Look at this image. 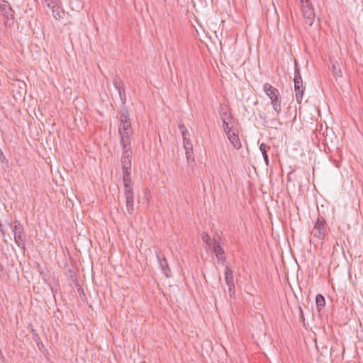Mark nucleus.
Here are the masks:
<instances>
[{
  "mask_svg": "<svg viewBox=\"0 0 363 363\" xmlns=\"http://www.w3.org/2000/svg\"><path fill=\"white\" fill-rule=\"evenodd\" d=\"M47 6L52 10L53 16L55 19L61 18L59 0H44Z\"/></svg>",
  "mask_w": 363,
  "mask_h": 363,
  "instance_id": "11",
  "label": "nucleus"
},
{
  "mask_svg": "<svg viewBox=\"0 0 363 363\" xmlns=\"http://www.w3.org/2000/svg\"><path fill=\"white\" fill-rule=\"evenodd\" d=\"M293 172H289L288 174H287V182H291V175L292 174Z\"/></svg>",
  "mask_w": 363,
  "mask_h": 363,
  "instance_id": "32",
  "label": "nucleus"
},
{
  "mask_svg": "<svg viewBox=\"0 0 363 363\" xmlns=\"http://www.w3.org/2000/svg\"><path fill=\"white\" fill-rule=\"evenodd\" d=\"M328 232V226L325 218L318 216L314 223L313 229L311 230V235L320 240H324Z\"/></svg>",
  "mask_w": 363,
  "mask_h": 363,
  "instance_id": "3",
  "label": "nucleus"
},
{
  "mask_svg": "<svg viewBox=\"0 0 363 363\" xmlns=\"http://www.w3.org/2000/svg\"><path fill=\"white\" fill-rule=\"evenodd\" d=\"M300 4L305 22L311 26L314 22L315 14L311 0H300Z\"/></svg>",
  "mask_w": 363,
  "mask_h": 363,
  "instance_id": "5",
  "label": "nucleus"
},
{
  "mask_svg": "<svg viewBox=\"0 0 363 363\" xmlns=\"http://www.w3.org/2000/svg\"><path fill=\"white\" fill-rule=\"evenodd\" d=\"M298 311H299L300 317H301L302 321L304 323L305 318H304L303 311L301 307H299Z\"/></svg>",
  "mask_w": 363,
  "mask_h": 363,
  "instance_id": "31",
  "label": "nucleus"
},
{
  "mask_svg": "<svg viewBox=\"0 0 363 363\" xmlns=\"http://www.w3.org/2000/svg\"><path fill=\"white\" fill-rule=\"evenodd\" d=\"M201 238L203 242L209 246L211 245L210 236L207 233H203L201 235Z\"/></svg>",
  "mask_w": 363,
  "mask_h": 363,
  "instance_id": "26",
  "label": "nucleus"
},
{
  "mask_svg": "<svg viewBox=\"0 0 363 363\" xmlns=\"http://www.w3.org/2000/svg\"><path fill=\"white\" fill-rule=\"evenodd\" d=\"M78 291H82V292H80V294H84V291H83V289L82 288L79 289Z\"/></svg>",
  "mask_w": 363,
  "mask_h": 363,
  "instance_id": "35",
  "label": "nucleus"
},
{
  "mask_svg": "<svg viewBox=\"0 0 363 363\" xmlns=\"http://www.w3.org/2000/svg\"><path fill=\"white\" fill-rule=\"evenodd\" d=\"M225 281L227 285L234 284L233 270L229 266H226L225 269Z\"/></svg>",
  "mask_w": 363,
  "mask_h": 363,
  "instance_id": "19",
  "label": "nucleus"
},
{
  "mask_svg": "<svg viewBox=\"0 0 363 363\" xmlns=\"http://www.w3.org/2000/svg\"><path fill=\"white\" fill-rule=\"evenodd\" d=\"M123 155L121 157V164L123 170L131 169L132 151L130 147H123Z\"/></svg>",
  "mask_w": 363,
  "mask_h": 363,
  "instance_id": "8",
  "label": "nucleus"
},
{
  "mask_svg": "<svg viewBox=\"0 0 363 363\" xmlns=\"http://www.w3.org/2000/svg\"><path fill=\"white\" fill-rule=\"evenodd\" d=\"M223 121V126L224 128V130L225 132V134L228 133L232 132L233 130V127L231 126V124L233 121Z\"/></svg>",
  "mask_w": 363,
  "mask_h": 363,
  "instance_id": "25",
  "label": "nucleus"
},
{
  "mask_svg": "<svg viewBox=\"0 0 363 363\" xmlns=\"http://www.w3.org/2000/svg\"><path fill=\"white\" fill-rule=\"evenodd\" d=\"M6 224H7V225H8L9 227H10L11 229H12V227H13V225H12V223H10V222H7V223H6Z\"/></svg>",
  "mask_w": 363,
  "mask_h": 363,
  "instance_id": "34",
  "label": "nucleus"
},
{
  "mask_svg": "<svg viewBox=\"0 0 363 363\" xmlns=\"http://www.w3.org/2000/svg\"><path fill=\"white\" fill-rule=\"evenodd\" d=\"M157 258L162 271L167 277H169V272H170V269L168 266L166 258L164 256L160 257L159 255H157Z\"/></svg>",
  "mask_w": 363,
  "mask_h": 363,
  "instance_id": "15",
  "label": "nucleus"
},
{
  "mask_svg": "<svg viewBox=\"0 0 363 363\" xmlns=\"http://www.w3.org/2000/svg\"><path fill=\"white\" fill-rule=\"evenodd\" d=\"M226 135L228 140L235 149L238 150L242 147L237 130H233L232 132L228 133Z\"/></svg>",
  "mask_w": 363,
  "mask_h": 363,
  "instance_id": "13",
  "label": "nucleus"
},
{
  "mask_svg": "<svg viewBox=\"0 0 363 363\" xmlns=\"http://www.w3.org/2000/svg\"><path fill=\"white\" fill-rule=\"evenodd\" d=\"M295 93H296V99L297 103L301 104L302 101L303 93L305 88L303 86V83L301 84H294Z\"/></svg>",
  "mask_w": 363,
  "mask_h": 363,
  "instance_id": "16",
  "label": "nucleus"
},
{
  "mask_svg": "<svg viewBox=\"0 0 363 363\" xmlns=\"http://www.w3.org/2000/svg\"><path fill=\"white\" fill-rule=\"evenodd\" d=\"M263 91L270 99L273 110L276 112L277 116H278L282 108V101L279 90L270 84L264 83L263 84Z\"/></svg>",
  "mask_w": 363,
  "mask_h": 363,
  "instance_id": "1",
  "label": "nucleus"
},
{
  "mask_svg": "<svg viewBox=\"0 0 363 363\" xmlns=\"http://www.w3.org/2000/svg\"><path fill=\"white\" fill-rule=\"evenodd\" d=\"M186 157L188 162L194 161L193 147L190 146L189 147H186Z\"/></svg>",
  "mask_w": 363,
  "mask_h": 363,
  "instance_id": "24",
  "label": "nucleus"
},
{
  "mask_svg": "<svg viewBox=\"0 0 363 363\" xmlns=\"http://www.w3.org/2000/svg\"><path fill=\"white\" fill-rule=\"evenodd\" d=\"M294 82V84H301L303 83L300 69L296 62H295Z\"/></svg>",
  "mask_w": 363,
  "mask_h": 363,
  "instance_id": "21",
  "label": "nucleus"
},
{
  "mask_svg": "<svg viewBox=\"0 0 363 363\" xmlns=\"http://www.w3.org/2000/svg\"><path fill=\"white\" fill-rule=\"evenodd\" d=\"M131 169L123 170V182L124 185L125 191L133 190L131 185Z\"/></svg>",
  "mask_w": 363,
  "mask_h": 363,
  "instance_id": "14",
  "label": "nucleus"
},
{
  "mask_svg": "<svg viewBox=\"0 0 363 363\" xmlns=\"http://www.w3.org/2000/svg\"><path fill=\"white\" fill-rule=\"evenodd\" d=\"M119 133L121 137V145L123 146V147H129L130 145V137L133 133L131 122H120Z\"/></svg>",
  "mask_w": 363,
  "mask_h": 363,
  "instance_id": "4",
  "label": "nucleus"
},
{
  "mask_svg": "<svg viewBox=\"0 0 363 363\" xmlns=\"http://www.w3.org/2000/svg\"><path fill=\"white\" fill-rule=\"evenodd\" d=\"M0 13L6 20L13 18L14 11L11 8L9 1L3 0L2 3L0 4Z\"/></svg>",
  "mask_w": 363,
  "mask_h": 363,
  "instance_id": "9",
  "label": "nucleus"
},
{
  "mask_svg": "<svg viewBox=\"0 0 363 363\" xmlns=\"http://www.w3.org/2000/svg\"><path fill=\"white\" fill-rule=\"evenodd\" d=\"M49 286L50 287L52 293L53 294V296H55V293L56 292V290L55 291L53 287L50 284H49Z\"/></svg>",
  "mask_w": 363,
  "mask_h": 363,
  "instance_id": "33",
  "label": "nucleus"
},
{
  "mask_svg": "<svg viewBox=\"0 0 363 363\" xmlns=\"http://www.w3.org/2000/svg\"><path fill=\"white\" fill-rule=\"evenodd\" d=\"M30 333L32 334L33 340L36 342L37 346L40 350L41 347H43V344L40 340L39 335L35 332V330L33 328L31 329Z\"/></svg>",
  "mask_w": 363,
  "mask_h": 363,
  "instance_id": "23",
  "label": "nucleus"
},
{
  "mask_svg": "<svg viewBox=\"0 0 363 363\" xmlns=\"http://www.w3.org/2000/svg\"><path fill=\"white\" fill-rule=\"evenodd\" d=\"M125 206L128 214L131 215L134 211V192L133 190L125 191Z\"/></svg>",
  "mask_w": 363,
  "mask_h": 363,
  "instance_id": "10",
  "label": "nucleus"
},
{
  "mask_svg": "<svg viewBox=\"0 0 363 363\" xmlns=\"http://www.w3.org/2000/svg\"><path fill=\"white\" fill-rule=\"evenodd\" d=\"M315 303H316V307H317V310L320 312L323 308H324L325 306V298L324 296L320 294H318L316 296H315Z\"/></svg>",
  "mask_w": 363,
  "mask_h": 363,
  "instance_id": "20",
  "label": "nucleus"
},
{
  "mask_svg": "<svg viewBox=\"0 0 363 363\" xmlns=\"http://www.w3.org/2000/svg\"><path fill=\"white\" fill-rule=\"evenodd\" d=\"M183 142H184V147L186 149V147H189V146L191 147H193V145L191 144V140L189 138H187L186 136H184L183 138Z\"/></svg>",
  "mask_w": 363,
  "mask_h": 363,
  "instance_id": "27",
  "label": "nucleus"
},
{
  "mask_svg": "<svg viewBox=\"0 0 363 363\" xmlns=\"http://www.w3.org/2000/svg\"><path fill=\"white\" fill-rule=\"evenodd\" d=\"M331 69L333 73V75L335 77H340L342 76V71H341L340 66L337 62H332Z\"/></svg>",
  "mask_w": 363,
  "mask_h": 363,
  "instance_id": "22",
  "label": "nucleus"
},
{
  "mask_svg": "<svg viewBox=\"0 0 363 363\" xmlns=\"http://www.w3.org/2000/svg\"><path fill=\"white\" fill-rule=\"evenodd\" d=\"M228 287V291L230 294V296L233 297V295L235 294V284H230V285H227Z\"/></svg>",
  "mask_w": 363,
  "mask_h": 363,
  "instance_id": "29",
  "label": "nucleus"
},
{
  "mask_svg": "<svg viewBox=\"0 0 363 363\" xmlns=\"http://www.w3.org/2000/svg\"><path fill=\"white\" fill-rule=\"evenodd\" d=\"M126 121H130L129 118V111L125 104H123V106L120 111V122L122 123Z\"/></svg>",
  "mask_w": 363,
  "mask_h": 363,
  "instance_id": "18",
  "label": "nucleus"
},
{
  "mask_svg": "<svg viewBox=\"0 0 363 363\" xmlns=\"http://www.w3.org/2000/svg\"><path fill=\"white\" fill-rule=\"evenodd\" d=\"M0 232L1 233V235L4 238V242L5 243H7V240L5 239V236H6V231L3 228V225L1 224V223H0Z\"/></svg>",
  "mask_w": 363,
  "mask_h": 363,
  "instance_id": "30",
  "label": "nucleus"
},
{
  "mask_svg": "<svg viewBox=\"0 0 363 363\" xmlns=\"http://www.w3.org/2000/svg\"><path fill=\"white\" fill-rule=\"evenodd\" d=\"M269 150H270V146H269L263 143L259 145V150L263 156L264 162L267 166L269 165V157H268V155H267V151Z\"/></svg>",
  "mask_w": 363,
  "mask_h": 363,
  "instance_id": "17",
  "label": "nucleus"
},
{
  "mask_svg": "<svg viewBox=\"0 0 363 363\" xmlns=\"http://www.w3.org/2000/svg\"><path fill=\"white\" fill-rule=\"evenodd\" d=\"M179 129L182 135V137L186 136V134L189 133L187 128L184 124L179 125Z\"/></svg>",
  "mask_w": 363,
  "mask_h": 363,
  "instance_id": "28",
  "label": "nucleus"
},
{
  "mask_svg": "<svg viewBox=\"0 0 363 363\" xmlns=\"http://www.w3.org/2000/svg\"><path fill=\"white\" fill-rule=\"evenodd\" d=\"M217 238L218 240L221 239L220 236L218 234L213 237L212 240L213 251L217 257L218 262L219 263L223 264L225 262L226 257L225 255V252L223 247L220 246V242L217 240Z\"/></svg>",
  "mask_w": 363,
  "mask_h": 363,
  "instance_id": "6",
  "label": "nucleus"
},
{
  "mask_svg": "<svg viewBox=\"0 0 363 363\" xmlns=\"http://www.w3.org/2000/svg\"><path fill=\"white\" fill-rule=\"evenodd\" d=\"M113 84L119 94L122 104H125L126 94L123 81L118 77L115 76L113 79Z\"/></svg>",
  "mask_w": 363,
  "mask_h": 363,
  "instance_id": "7",
  "label": "nucleus"
},
{
  "mask_svg": "<svg viewBox=\"0 0 363 363\" xmlns=\"http://www.w3.org/2000/svg\"><path fill=\"white\" fill-rule=\"evenodd\" d=\"M12 233L13 234V240L16 245L25 250L27 242V235L24 230L23 225L18 220H14L13 227H12Z\"/></svg>",
  "mask_w": 363,
  "mask_h": 363,
  "instance_id": "2",
  "label": "nucleus"
},
{
  "mask_svg": "<svg viewBox=\"0 0 363 363\" xmlns=\"http://www.w3.org/2000/svg\"><path fill=\"white\" fill-rule=\"evenodd\" d=\"M78 291H82V292H80V294H84V291H83V289L82 288L79 289Z\"/></svg>",
  "mask_w": 363,
  "mask_h": 363,
  "instance_id": "36",
  "label": "nucleus"
},
{
  "mask_svg": "<svg viewBox=\"0 0 363 363\" xmlns=\"http://www.w3.org/2000/svg\"><path fill=\"white\" fill-rule=\"evenodd\" d=\"M218 112L222 121H233L230 108L228 105H220Z\"/></svg>",
  "mask_w": 363,
  "mask_h": 363,
  "instance_id": "12",
  "label": "nucleus"
}]
</instances>
